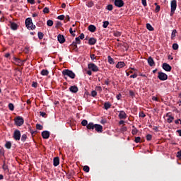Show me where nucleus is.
I'll return each instance as SVG.
<instances>
[{
    "label": "nucleus",
    "instance_id": "obj_27",
    "mask_svg": "<svg viewBox=\"0 0 181 181\" xmlns=\"http://www.w3.org/2000/svg\"><path fill=\"white\" fill-rule=\"evenodd\" d=\"M132 128H133L132 130V135H136V134H138V129H136L135 126H132Z\"/></svg>",
    "mask_w": 181,
    "mask_h": 181
},
{
    "label": "nucleus",
    "instance_id": "obj_20",
    "mask_svg": "<svg viewBox=\"0 0 181 181\" xmlns=\"http://www.w3.org/2000/svg\"><path fill=\"white\" fill-rule=\"evenodd\" d=\"M95 124L93 122H89L87 125V129H89V131H91L93 129H95Z\"/></svg>",
    "mask_w": 181,
    "mask_h": 181
},
{
    "label": "nucleus",
    "instance_id": "obj_40",
    "mask_svg": "<svg viewBox=\"0 0 181 181\" xmlns=\"http://www.w3.org/2000/svg\"><path fill=\"white\" fill-rule=\"evenodd\" d=\"M114 36H115L116 37H119V36H121V32H119V31L115 32Z\"/></svg>",
    "mask_w": 181,
    "mask_h": 181
},
{
    "label": "nucleus",
    "instance_id": "obj_51",
    "mask_svg": "<svg viewBox=\"0 0 181 181\" xmlns=\"http://www.w3.org/2000/svg\"><path fill=\"white\" fill-rule=\"evenodd\" d=\"M139 117H141V118H145L146 117V115H145L144 112H141L139 113Z\"/></svg>",
    "mask_w": 181,
    "mask_h": 181
},
{
    "label": "nucleus",
    "instance_id": "obj_46",
    "mask_svg": "<svg viewBox=\"0 0 181 181\" xmlns=\"http://www.w3.org/2000/svg\"><path fill=\"white\" fill-rule=\"evenodd\" d=\"M64 15H60L57 17V19H59V21H64Z\"/></svg>",
    "mask_w": 181,
    "mask_h": 181
},
{
    "label": "nucleus",
    "instance_id": "obj_64",
    "mask_svg": "<svg viewBox=\"0 0 181 181\" xmlns=\"http://www.w3.org/2000/svg\"><path fill=\"white\" fill-rule=\"evenodd\" d=\"M142 2V5H144V6H146L147 4H146V0H141Z\"/></svg>",
    "mask_w": 181,
    "mask_h": 181
},
{
    "label": "nucleus",
    "instance_id": "obj_37",
    "mask_svg": "<svg viewBox=\"0 0 181 181\" xmlns=\"http://www.w3.org/2000/svg\"><path fill=\"white\" fill-rule=\"evenodd\" d=\"M173 50H177L179 49V45H177V43H174L173 45Z\"/></svg>",
    "mask_w": 181,
    "mask_h": 181
},
{
    "label": "nucleus",
    "instance_id": "obj_10",
    "mask_svg": "<svg viewBox=\"0 0 181 181\" xmlns=\"http://www.w3.org/2000/svg\"><path fill=\"white\" fill-rule=\"evenodd\" d=\"M8 26H10L12 30H18V28L19 27L16 23L12 21H10V25H8Z\"/></svg>",
    "mask_w": 181,
    "mask_h": 181
},
{
    "label": "nucleus",
    "instance_id": "obj_30",
    "mask_svg": "<svg viewBox=\"0 0 181 181\" xmlns=\"http://www.w3.org/2000/svg\"><path fill=\"white\" fill-rule=\"evenodd\" d=\"M107 60L110 64H114V59H112L111 56L107 57Z\"/></svg>",
    "mask_w": 181,
    "mask_h": 181
},
{
    "label": "nucleus",
    "instance_id": "obj_54",
    "mask_svg": "<svg viewBox=\"0 0 181 181\" xmlns=\"http://www.w3.org/2000/svg\"><path fill=\"white\" fill-rule=\"evenodd\" d=\"M146 139H147V141H151V139H152V135H151V134H147V135H146Z\"/></svg>",
    "mask_w": 181,
    "mask_h": 181
},
{
    "label": "nucleus",
    "instance_id": "obj_16",
    "mask_svg": "<svg viewBox=\"0 0 181 181\" xmlns=\"http://www.w3.org/2000/svg\"><path fill=\"white\" fill-rule=\"evenodd\" d=\"M53 165L54 166H59L60 165V158L59 157H54L53 160Z\"/></svg>",
    "mask_w": 181,
    "mask_h": 181
},
{
    "label": "nucleus",
    "instance_id": "obj_14",
    "mask_svg": "<svg viewBox=\"0 0 181 181\" xmlns=\"http://www.w3.org/2000/svg\"><path fill=\"white\" fill-rule=\"evenodd\" d=\"M57 39H58V42H59V43H61V44H63V43H64V42H66L64 35H63L62 34L58 35Z\"/></svg>",
    "mask_w": 181,
    "mask_h": 181
},
{
    "label": "nucleus",
    "instance_id": "obj_34",
    "mask_svg": "<svg viewBox=\"0 0 181 181\" xmlns=\"http://www.w3.org/2000/svg\"><path fill=\"white\" fill-rule=\"evenodd\" d=\"M28 139V136L26 134H23L21 136V141L22 142H25Z\"/></svg>",
    "mask_w": 181,
    "mask_h": 181
},
{
    "label": "nucleus",
    "instance_id": "obj_60",
    "mask_svg": "<svg viewBox=\"0 0 181 181\" xmlns=\"http://www.w3.org/2000/svg\"><path fill=\"white\" fill-rule=\"evenodd\" d=\"M40 114L41 117H43L44 118L46 117V112H40Z\"/></svg>",
    "mask_w": 181,
    "mask_h": 181
},
{
    "label": "nucleus",
    "instance_id": "obj_33",
    "mask_svg": "<svg viewBox=\"0 0 181 181\" xmlns=\"http://www.w3.org/2000/svg\"><path fill=\"white\" fill-rule=\"evenodd\" d=\"M83 170L86 173H88V172H90V167H88V165L83 166Z\"/></svg>",
    "mask_w": 181,
    "mask_h": 181
},
{
    "label": "nucleus",
    "instance_id": "obj_52",
    "mask_svg": "<svg viewBox=\"0 0 181 181\" xmlns=\"http://www.w3.org/2000/svg\"><path fill=\"white\" fill-rule=\"evenodd\" d=\"M159 11H160V6H156V9H155V12L156 13H158V12H159Z\"/></svg>",
    "mask_w": 181,
    "mask_h": 181
},
{
    "label": "nucleus",
    "instance_id": "obj_17",
    "mask_svg": "<svg viewBox=\"0 0 181 181\" xmlns=\"http://www.w3.org/2000/svg\"><path fill=\"white\" fill-rule=\"evenodd\" d=\"M69 91H71V93H76L78 91V88L76 86H71L70 88H69Z\"/></svg>",
    "mask_w": 181,
    "mask_h": 181
},
{
    "label": "nucleus",
    "instance_id": "obj_18",
    "mask_svg": "<svg viewBox=\"0 0 181 181\" xmlns=\"http://www.w3.org/2000/svg\"><path fill=\"white\" fill-rule=\"evenodd\" d=\"M147 62L148 64L151 66V67H153V66H155V61H153V58H152V57H149L147 59Z\"/></svg>",
    "mask_w": 181,
    "mask_h": 181
},
{
    "label": "nucleus",
    "instance_id": "obj_38",
    "mask_svg": "<svg viewBox=\"0 0 181 181\" xmlns=\"http://www.w3.org/2000/svg\"><path fill=\"white\" fill-rule=\"evenodd\" d=\"M8 108L10 111H13V110H15V106L12 103H9Z\"/></svg>",
    "mask_w": 181,
    "mask_h": 181
},
{
    "label": "nucleus",
    "instance_id": "obj_29",
    "mask_svg": "<svg viewBox=\"0 0 181 181\" xmlns=\"http://www.w3.org/2000/svg\"><path fill=\"white\" fill-rule=\"evenodd\" d=\"M146 28H147L148 30H150V32H153V30H154L153 27H152V25L149 23L146 24Z\"/></svg>",
    "mask_w": 181,
    "mask_h": 181
},
{
    "label": "nucleus",
    "instance_id": "obj_21",
    "mask_svg": "<svg viewBox=\"0 0 181 181\" xmlns=\"http://www.w3.org/2000/svg\"><path fill=\"white\" fill-rule=\"evenodd\" d=\"M125 64L123 62H119L116 65V69H122V67H125Z\"/></svg>",
    "mask_w": 181,
    "mask_h": 181
},
{
    "label": "nucleus",
    "instance_id": "obj_4",
    "mask_svg": "<svg viewBox=\"0 0 181 181\" xmlns=\"http://www.w3.org/2000/svg\"><path fill=\"white\" fill-rule=\"evenodd\" d=\"M88 69L89 70H91V71H93L94 73H97L100 69L97 65L94 63H89L88 64Z\"/></svg>",
    "mask_w": 181,
    "mask_h": 181
},
{
    "label": "nucleus",
    "instance_id": "obj_62",
    "mask_svg": "<svg viewBox=\"0 0 181 181\" xmlns=\"http://www.w3.org/2000/svg\"><path fill=\"white\" fill-rule=\"evenodd\" d=\"M78 37H79V39L83 40V39H84V33H81Z\"/></svg>",
    "mask_w": 181,
    "mask_h": 181
},
{
    "label": "nucleus",
    "instance_id": "obj_63",
    "mask_svg": "<svg viewBox=\"0 0 181 181\" xmlns=\"http://www.w3.org/2000/svg\"><path fill=\"white\" fill-rule=\"evenodd\" d=\"M179 122H180V124L181 125V119H178L175 121V124H179Z\"/></svg>",
    "mask_w": 181,
    "mask_h": 181
},
{
    "label": "nucleus",
    "instance_id": "obj_3",
    "mask_svg": "<svg viewBox=\"0 0 181 181\" xmlns=\"http://www.w3.org/2000/svg\"><path fill=\"white\" fill-rule=\"evenodd\" d=\"M15 124L17 125V127H22L23 125V123L25 122V120L23 119V117L21 116H17L14 119Z\"/></svg>",
    "mask_w": 181,
    "mask_h": 181
},
{
    "label": "nucleus",
    "instance_id": "obj_19",
    "mask_svg": "<svg viewBox=\"0 0 181 181\" xmlns=\"http://www.w3.org/2000/svg\"><path fill=\"white\" fill-rule=\"evenodd\" d=\"M88 29L89 32L94 33V32H95V30H97V27H95V25H90L88 26Z\"/></svg>",
    "mask_w": 181,
    "mask_h": 181
},
{
    "label": "nucleus",
    "instance_id": "obj_8",
    "mask_svg": "<svg viewBox=\"0 0 181 181\" xmlns=\"http://www.w3.org/2000/svg\"><path fill=\"white\" fill-rule=\"evenodd\" d=\"M177 8V1L176 0L171 1V12H175Z\"/></svg>",
    "mask_w": 181,
    "mask_h": 181
},
{
    "label": "nucleus",
    "instance_id": "obj_56",
    "mask_svg": "<svg viewBox=\"0 0 181 181\" xmlns=\"http://www.w3.org/2000/svg\"><path fill=\"white\" fill-rule=\"evenodd\" d=\"M177 158H178L179 159H181V150L177 151Z\"/></svg>",
    "mask_w": 181,
    "mask_h": 181
},
{
    "label": "nucleus",
    "instance_id": "obj_25",
    "mask_svg": "<svg viewBox=\"0 0 181 181\" xmlns=\"http://www.w3.org/2000/svg\"><path fill=\"white\" fill-rule=\"evenodd\" d=\"M71 46H72V47H74V50H75L76 52H78V47H77V42H73L72 44L71 45Z\"/></svg>",
    "mask_w": 181,
    "mask_h": 181
},
{
    "label": "nucleus",
    "instance_id": "obj_59",
    "mask_svg": "<svg viewBox=\"0 0 181 181\" xmlns=\"http://www.w3.org/2000/svg\"><path fill=\"white\" fill-rule=\"evenodd\" d=\"M136 77H138V74L136 73L130 76V78H136Z\"/></svg>",
    "mask_w": 181,
    "mask_h": 181
},
{
    "label": "nucleus",
    "instance_id": "obj_41",
    "mask_svg": "<svg viewBox=\"0 0 181 181\" xmlns=\"http://www.w3.org/2000/svg\"><path fill=\"white\" fill-rule=\"evenodd\" d=\"M47 26H53V21H52V20H48V21H47Z\"/></svg>",
    "mask_w": 181,
    "mask_h": 181
},
{
    "label": "nucleus",
    "instance_id": "obj_48",
    "mask_svg": "<svg viewBox=\"0 0 181 181\" xmlns=\"http://www.w3.org/2000/svg\"><path fill=\"white\" fill-rule=\"evenodd\" d=\"M129 95L130 97H135V92L134 90H129Z\"/></svg>",
    "mask_w": 181,
    "mask_h": 181
},
{
    "label": "nucleus",
    "instance_id": "obj_50",
    "mask_svg": "<svg viewBox=\"0 0 181 181\" xmlns=\"http://www.w3.org/2000/svg\"><path fill=\"white\" fill-rule=\"evenodd\" d=\"M74 32H76V30H74V31H73V28H70L69 29V33H71V35H72V36H76V34H74Z\"/></svg>",
    "mask_w": 181,
    "mask_h": 181
},
{
    "label": "nucleus",
    "instance_id": "obj_12",
    "mask_svg": "<svg viewBox=\"0 0 181 181\" xmlns=\"http://www.w3.org/2000/svg\"><path fill=\"white\" fill-rule=\"evenodd\" d=\"M163 69L165 71H172V66L167 63L163 64Z\"/></svg>",
    "mask_w": 181,
    "mask_h": 181
},
{
    "label": "nucleus",
    "instance_id": "obj_11",
    "mask_svg": "<svg viewBox=\"0 0 181 181\" xmlns=\"http://www.w3.org/2000/svg\"><path fill=\"white\" fill-rule=\"evenodd\" d=\"M118 117L119 119H127V113L124 110L119 111Z\"/></svg>",
    "mask_w": 181,
    "mask_h": 181
},
{
    "label": "nucleus",
    "instance_id": "obj_1",
    "mask_svg": "<svg viewBox=\"0 0 181 181\" xmlns=\"http://www.w3.org/2000/svg\"><path fill=\"white\" fill-rule=\"evenodd\" d=\"M62 74L64 76V78L66 77H69L70 78L74 79L76 78V74L73 72V71L69 69H64L62 71Z\"/></svg>",
    "mask_w": 181,
    "mask_h": 181
},
{
    "label": "nucleus",
    "instance_id": "obj_32",
    "mask_svg": "<svg viewBox=\"0 0 181 181\" xmlns=\"http://www.w3.org/2000/svg\"><path fill=\"white\" fill-rule=\"evenodd\" d=\"M81 125L83 127H86V128H87V125H88V122L87 120H86V119H83L81 122Z\"/></svg>",
    "mask_w": 181,
    "mask_h": 181
},
{
    "label": "nucleus",
    "instance_id": "obj_15",
    "mask_svg": "<svg viewBox=\"0 0 181 181\" xmlns=\"http://www.w3.org/2000/svg\"><path fill=\"white\" fill-rule=\"evenodd\" d=\"M95 131H97L98 133L103 132V126H101V124H95Z\"/></svg>",
    "mask_w": 181,
    "mask_h": 181
},
{
    "label": "nucleus",
    "instance_id": "obj_35",
    "mask_svg": "<svg viewBox=\"0 0 181 181\" xmlns=\"http://www.w3.org/2000/svg\"><path fill=\"white\" fill-rule=\"evenodd\" d=\"M109 25H110V22L104 21L103 25V28H104V29H106V28H107Z\"/></svg>",
    "mask_w": 181,
    "mask_h": 181
},
{
    "label": "nucleus",
    "instance_id": "obj_36",
    "mask_svg": "<svg viewBox=\"0 0 181 181\" xmlns=\"http://www.w3.org/2000/svg\"><path fill=\"white\" fill-rule=\"evenodd\" d=\"M106 9H107V11H112V9H114V6L112 4H109L107 6Z\"/></svg>",
    "mask_w": 181,
    "mask_h": 181
},
{
    "label": "nucleus",
    "instance_id": "obj_31",
    "mask_svg": "<svg viewBox=\"0 0 181 181\" xmlns=\"http://www.w3.org/2000/svg\"><path fill=\"white\" fill-rule=\"evenodd\" d=\"M37 36H38V38L40 39V40H42V39H43V36H45V35L42 32H38Z\"/></svg>",
    "mask_w": 181,
    "mask_h": 181
},
{
    "label": "nucleus",
    "instance_id": "obj_58",
    "mask_svg": "<svg viewBox=\"0 0 181 181\" xmlns=\"http://www.w3.org/2000/svg\"><path fill=\"white\" fill-rule=\"evenodd\" d=\"M32 87L36 88L37 87V82H33Z\"/></svg>",
    "mask_w": 181,
    "mask_h": 181
},
{
    "label": "nucleus",
    "instance_id": "obj_9",
    "mask_svg": "<svg viewBox=\"0 0 181 181\" xmlns=\"http://www.w3.org/2000/svg\"><path fill=\"white\" fill-rule=\"evenodd\" d=\"M165 117H168L167 122H168V124H172V122H173V119H175V117L173 116H172L170 112L167 113Z\"/></svg>",
    "mask_w": 181,
    "mask_h": 181
},
{
    "label": "nucleus",
    "instance_id": "obj_53",
    "mask_svg": "<svg viewBox=\"0 0 181 181\" xmlns=\"http://www.w3.org/2000/svg\"><path fill=\"white\" fill-rule=\"evenodd\" d=\"M76 45H80L81 43V41H80V37H76Z\"/></svg>",
    "mask_w": 181,
    "mask_h": 181
},
{
    "label": "nucleus",
    "instance_id": "obj_47",
    "mask_svg": "<svg viewBox=\"0 0 181 181\" xmlns=\"http://www.w3.org/2000/svg\"><path fill=\"white\" fill-rule=\"evenodd\" d=\"M134 142H136V144H139V142H141V138L139 136L135 137Z\"/></svg>",
    "mask_w": 181,
    "mask_h": 181
},
{
    "label": "nucleus",
    "instance_id": "obj_13",
    "mask_svg": "<svg viewBox=\"0 0 181 181\" xmlns=\"http://www.w3.org/2000/svg\"><path fill=\"white\" fill-rule=\"evenodd\" d=\"M42 136L43 139H49L50 136V132L49 131H44L42 132Z\"/></svg>",
    "mask_w": 181,
    "mask_h": 181
},
{
    "label": "nucleus",
    "instance_id": "obj_5",
    "mask_svg": "<svg viewBox=\"0 0 181 181\" xmlns=\"http://www.w3.org/2000/svg\"><path fill=\"white\" fill-rule=\"evenodd\" d=\"M158 78H159L161 81H165L168 78V74L163 72H158Z\"/></svg>",
    "mask_w": 181,
    "mask_h": 181
},
{
    "label": "nucleus",
    "instance_id": "obj_57",
    "mask_svg": "<svg viewBox=\"0 0 181 181\" xmlns=\"http://www.w3.org/2000/svg\"><path fill=\"white\" fill-rule=\"evenodd\" d=\"M66 22H70V16H65V20H64L65 23H66Z\"/></svg>",
    "mask_w": 181,
    "mask_h": 181
},
{
    "label": "nucleus",
    "instance_id": "obj_6",
    "mask_svg": "<svg viewBox=\"0 0 181 181\" xmlns=\"http://www.w3.org/2000/svg\"><path fill=\"white\" fill-rule=\"evenodd\" d=\"M13 138L15 139V141H21V131L18 129L15 130Z\"/></svg>",
    "mask_w": 181,
    "mask_h": 181
},
{
    "label": "nucleus",
    "instance_id": "obj_61",
    "mask_svg": "<svg viewBox=\"0 0 181 181\" xmlns=\"http://www.w3.org/2000/svg\"><path fill=\"white\" fill-rule=\"evenodd\" d=\"M2 168L4 170H8V165H6L5 163L3 165Z\"/></svg>",
    "mask_w": 181,
    "mask_h": 181
},
{
    "label": "nucleus",
    "instance_id": "obj_42",
    "mask_svg": "<svg viewBox=\"0 0 181 181\" xmlns=\"http://www.w3.org/2000/svg\"><path fill=\"white\" fill-rule=\"evenodd\" d=\"M177 31L176 30H173L171 34V39H173L176 36Z\"/></svg>",
    "mask_w": 181,
    "mask_h": 181
},
{
    "label": "nucleus",
    "instance_id": "obj_44",
    "mask_svg": "<svg viewBox=\"0 0 181 181\" xmlns=\"http://www.w3.org/2000/svg\"><path fill=\"white\" fill-rule=\"evenodd\" d=\"M62 22H60V21H57L55 28H57H57H60V26H62Z\"/></svg>",
    "mask_w": 181,
    "mask_h": 181
},
{
    "label": "nucleus",
    "instance_id": "obj_7",
    "mask_svg": "<svg viewBox=\"0 0 181 181\" xmlns=\"http://www.w3.org/2000/svg\"><path fill=\"white\" fill-rule=\"evenodd\" d=\"M115 5L117 8H122L125 5V3H124L123 0H115Z\"/></svg>",
    "mask_w": 181,
    "mask_h": 181
},
{
    "label": "nucleus",
    "instance_id": "obj_23",
    "mask_svg": "<svg viewBox=\"0 0 181 181\" xmlns=\"http://www.w3.org/2000/svg\"><path fill=\"white\" fill-rule=\"evenodd\" d=\"M95 43H97V40L95 38L91 37V38L89 39V40H88V44L89 45H93Z\"/></svg>",
    "mask_w": 181,
    "mask_h": 181
},
{
    "label": "nucleus",
    "instance_id": "obj_24",
    "mask_svg": "<svg viewBox=\"0 0 181 181\" xmlns=\"http://www.w3.org/2000/svg\"><path fill=\"white\" fill-rule=\"evenodd\" d=\"M104 108H105V110H110V108H111V103H110V102L105 103Z\"/></svg>",
    "mask_w": 181,
    "mask_h": 181
},
{
    "label": "nucleus",
    "instance_id": "obj_26",
    "mask_svg": "<svg viewBox=\"0 0 181 181\" xmlns=\"http://www.w3.org/2000/svg\"><path fill=\"white\" fill-rule=\"evenodd\" d=\"M41 76H49V71L47 69H42L40 72Z\"/></svg>",
    "mask_w": 181,
    "mask_h": 181
},
{
    "label": "nucleus",
    "instance_id": "obj_28",
    "mask_svg": "<svg viewBox=\"0 0 181 181\" xmlns=\"http://www.w3.org/2000/svg\"><path fill=\"white\" fill-rule=\"evenodd\" d=\"M5 146L7 149H11V148H12V143H11V141H7Z\"/></svg>",
    "mask_w": 181,
    "mask_h": 181
},
{
    "label": "nucleus",
    "instance_id": "obj_39",
    "mask_svg": "<svg viewBox=\"0 0 181 181\" xmlns=\"http://www.w3.org/2000/svg\"><path fill=\"white\" fill-rule=\"evenodd\" d=\"M36 128L39 131H42V129H43V126H42V124H36Z\"/></svg>",
    "mask_w": 181,
    "mask_h": 181
},
{
    "label": "nucleus",
    "instance_id": "obj_22",
    "mask_svg": "<svg viewBox=\"0 0 181 181\" xmlns=\"http://www.w3.org/2000/svg\"><path fill=\"white\" fill-rule=\"evenodd\" d=\"M86 5L88 8H93V6H94V1H93V0L88 1Z\"/></svg>",
    "mask_w": 181,
    "mask_h": 181
},
{
    "label": "nucleus",
    "instance_id": "obj_55",
    "mask_svg": "<svg viewBox=\"0 0 181 181\" xmlns=\"http://www.w3.org/2000/svg\"><path fill=\"white\" fill-rule=\"evenodd\" d=\"M91 95H92V97H95L97 95V91L92 90L91 91Z\"/></svg>",
    "mask_w": 181,
    "mask_h": 181
},
{
    "label": "nucleus",
    "instance_id": "obj_45",
    "mask_svg": "<svg viewBox=\"0 0 181 181\" xmlns=\"http://www.w3.org/2000/svg\"><path fill=\"white\" fill-rule=\"evenodd\" d=\"M90 59L93 60V62H94V60H97V57H95V54H90Z\"/></svg>",
    "mask_w": 181,
    "mask_h": 181
},
{
    "label": "nucleus",
    "instance_id": "obj_2",
    "mask_svg": "<svg viewBox=\"0 0 181 181\" xmlns=\"http://www.w3.org/2000/svg\"><path fill=\"white\" fill-rule=\"evenodd\" d=\"M25 26L29 30H34V29H36V25H33V22H32L31 18H26Z\"/></svg>",
    "mask_w": 181,
    "mask_h": 181
},
{
    "label": "nucleus",
    "instance_id": "obj_49",
    "mask_svg": "<svg viewBox=\"0 0 181 181\" xmlns=\"http://www.w3.org/2000/svg\"><path fill=\"white\" fill-rule=\"evenodd\" d=\"M95 90L99 91L100 93H101V91H103V88H101V86H96L95 87Z\"/></svg>",
    "mask_w": 181,
    "mask_h": 181
},
{
    "label": "nucleus",
    "instance_id": "obj_43",
    "mask_svg": "<svg viewBox=\"0 0 181 181\" xmlns=\"http://www.w3.org/2000/svg\"><path fill=\"white\" fill-rule=\"evenodd\" d=\"M49 12H50V11L49 10L48 7H45L43 9V13H49Z\"/></svg>",
    "mask_w": 181,
    "mask_h": 181
}]
</instances>
